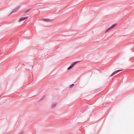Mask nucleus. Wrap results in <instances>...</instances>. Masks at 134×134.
<instances>
[{"mask_svg": "<svg viewBox=\"0 0 134 134\" xmlns=\"http://www.w3.org/2000/svg\"><path fill=\"white\" fill-rule=\"evenodd\" d=\"M74 84H72L70 86V87L71 88V87L74 86Z\"/></svg>", "mask_w": 134, "mask_h": 134, "instance_id": "nucleus-11", "label": "nucleus"}, {"mask_svg": "<svg viewBox=\"0 0 134 134\" xmlns=\"http://www.w3.org/2000/svg\"><path fill=\"white\" fill-rule=\"evenodd\" d=\"M73 66L72 65V64L70 65V66L68 68V70L72 68Z\"/></svg>", "mask_w": 134, "mask_h": 134, "instance_id": "nucleus-7", "label": "nucleus"}, {"mask_svg": "<svg viewBox=\"0 0 134 134\" xmlns=\"http://www.w3.org/2000/svg\"><path fill=\"white\" fill-rule=\"evenodd\" d=\"M31 8H30V9H27V10H26V11H25L24 12V14H25L26 13H27L28 12H29L31 10Z\"/></svg>", "mask_w": 134, "mask_h": 134, "instance_id": "nucleus-5", "label": "nucleus"}, {"mask_svg": "<svg viewBox=\"0 0 134 134\" xmlns=\"http://www.w3.org/2000/svg\"><path fill=\"white\" fill-rule=\"evenodd\" d=\"M19 10V8H15V9H14L10 13V14H12V13L16 12L17 11Z\"/></svg>", "mask_w": 134, "mask_h": 134, "instance_id": "nucleus-3", "label": "nucleus"}, {"mask_svg": "<svg viewBox=\"0 0 134 134\" xmlns=\"http://www.w3.org/2000/svg\"><path fill=\"white\" fill-rule=\"evenodd\" d=\"M117 24H115L113 25H111L110 27L111 29L117 25Z\"/></svg>", "mask_w": 134, "mask_h": 134, "instance_id": "nucleus-4", "label": "nucleus"}, {"mask_svg": "<svg viewBox=\"0 0 134 134\" xmlns=\"http://www.w3.org/2000/svg\"><path fill=\"white\" fill-rule=\"evenodd\" d=\"M43 98L42 97V98H41L40 99V100H43Z\"/></svg>", "mask_w": 134, "mask_h": 134, "instance_id": "nucleus-13", "label": "nucleus"}, {"mask_svg": "<svg viewBox=\"0 0 134 134\" xmlns=\"http://www.w3.org/2000/svg\"><path fill=\"white\" fill-rule=\"evenodd\" d=\"M111 29L110 28V27H109L105 32V33H106L108 31L110 30Z\"/></svg>", "mask_w": 134, "mask_h": 134, "instance_id": "nucleus-9", "label": "nucleus"}, {"mask_svg": "<svg viewBox=\"0 0 134 134\" xmlns=\"http://www.w3.org/2000/svg\"><path fill=\"white\" fill-rule=\"evenodd\" d=\"M122 70H117L115 71L111 75V76H112L113 75H114L115 74L119 72V71H121Z\"/></svg>", "mask_w": 134, "mask_h": 134, "instance_id": "nucleus-1", "label": "nucleus"}, {"mask_svg": "<svg viewBox=\"0 0 134 134\" xmlns=\"http://www.w3.org/2000/svg\"><path fill=\"white\" fill-rule=\"evenodd\" d=\"M56 105V104H55H55H52V105L51 106H52V107L54 108V107Z\"/></svg>", "mask_w": 134, "mask_h": 134, "instance_id": "nucleus-10", "label": "nucleus"}, {"mask_svg": "<svg viewBox=\"0 0 134 134\" xmlns=\"http://www.w3.org/2000/svg\"><path fill=\"white\" fill-rule=\"evenodd\" d=\"M79 61H77L74 62L72 64L74 66V65H75V64H76L77 63H78L79 62Z\"/></svg>", "mask_w": 134, "mask_h": 134, "instance_id": "nucleus-6", "label": "nucleus"}, {"mask_svg": "<svg viewBox=\"0 0 134 134\" xmlns=\"http://www.w3.org/2000/svg\"><path fill=\"white\" fill-rule=\"evenodd\" d=\"M23 131H22L21 132V133L19 134H22L23 133Z\"/></svg>", "mask_w": 134, "mask_h": 134, "instance_id": "nucleus-12", "label": "nucleus"}, {"mask_svg": "<svg viewBox=\"0 0 134 134\" xmlns=\"http://www.w3.org/2000/svg\"><path fill=\"white\" fill-rule=\"evenodd\" d=\"M44 19L45 21H50L52 20L51 19Z\"/></svg>", "mask_w": 134, "mask_h": 134, "instance_id": "nucleus-8", "label": "nucleus"}, {"mask_svg": "<svg viewBox=\"0 0 134 134\" xmlns=\"http://www.w3.org/2000/svg\"><path fill=\"white\" fill-rule=\"evenodd\" d=\"M27 18H28V17L27 16L21 17L19 21H23V20L25 19H27Z\"/></svg>", "mask_w": 134, "mask_h": 134, "instance_id": "nucleus-2", "label": "nucleus"}]
</instances>
